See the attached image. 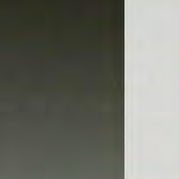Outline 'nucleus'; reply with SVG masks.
Segmentation results:
<instances>
[{
  "instance_id": "nucleus-1",
  "label": "nucleus",
  "mask_w": 179,
  "mask_h": 179,
  "mask_svg": "<svg viewBox=\"0 0 179 179\" xmlns=\"http://www.w3.org/2000/svg\"><path fill=\"white\" fill-rule=\"evenodd\" d=\"M124 3L122 8L120 9V0H113V126H122L121 124V107L122 102L120 96V87L124 83V53H123V77L121 70L122 55L120 53V19L122 17L123 27L122 35L124 38Z\"/></svg>"
},
{
  "instance_id": "nucleus-2",
  "label": "nucleus",
  "mask_w": 179,
  "mask_h": 179,
  "mask_svg": "<svg viewBox=\"0 0 179 179\" xmlns=\"http://www.w3.org/2000/svg\"><path fill=\"white\" fill-rule=\"evenodd\" d=\"M123 113H124V96H123Z\"/></svg>"
},
{
  "instance_id": "nucleus-3",
  "label": "nucleus",
  "mask_w": 179,
  "mask_h": 179,
  "mask_svg": "<svg viewBox=\"0 0 179 179\" xmlns=\"http://www.w3.org/2000/svg\"><path fill=\"white\" fill-rule=\"evenodd\" d=\"M122 171H123V173H124V165H123V169H122Z\"/></svg>"
},
{
  "instance_id": "nucleus-4",
  "label": "nucleus",
  "mask_w": 179,
  "mask_h": 179,
  "mask_svg": "<svg viewBox=\"0 0 179 179\" xmlns=\"http://www.w3.org/2000/svg\"><path fill=\"white\" fill-rule=\"evenodd\" d=\"M123 130H124V124H123Z\"/></svg>"
}]
</instances>
